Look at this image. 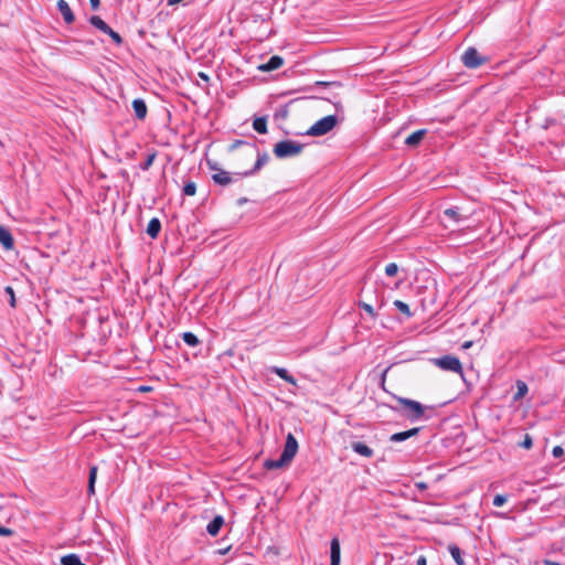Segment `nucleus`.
<instances>
[{"label":"nucleus","instance_id":"f257e3e1","mask_svg":"<svg viewBox=\"0 0 565 565\" xmlns=\"http://www.w3.org/2000/svg\"><path fill=\"white\" fill-rule=\"evenodd\" d=\"M339 122L335 115L326 116L316 121L307 131L308 136L320 137L330 132Z\"/></svg>","mask_w":565,"mask_h":565},{"label":"nucleus","instance_id":"f03ea898","mask_svg":"<svg viewBox=\"0 0 565 565\" xmlns=\"http://www.w3.org/2000/svg\"><path fill=\"white\" fill-rule=\"evenodd\" d=\"M303 145L294 140H282L274 146V154L279 158L295 157L301 153Z\"/></svg>","mask_w":565,"mask_h":565},{"label":"nucleus","instance_id":"7ed1b4c3","mask_svg":"<svg viewBox=\"0 0 565 565\" xmlns=\"http://www.w3.org/2000/svg\"><path fill=\"white\" fill-rule=\"evenodd\" d=\"M397 402L403 406L405 411V416L411 422H416L424 417L426 406L422 405L419 402L405 398V397H397Z\"/></svg>","mask_w":565,"mask_h":565},{"label":"nucleus","instance_id":"20e7f679","mask_svg":"<svg viewBox=\"0 0 565 565\" xmlns=\"http://www.w3.org/2000/svg\"><path fill=\"white\" fill-rule=\"evenodd\" d=\"M463 65L468 68H478L487 62V57L481 56L476 47H468L461 55Z\"/></svg>","mask_w":565,"mask_h":565},{"label":"nucleus","instance_id":"39448f33","mask_svg":"<svg viewBox=\"0 0 565 565\" xmlns=\"http://www.w3.org/2000/svg\"><path fill=\"white\" fill-rule=\"evenodd\" d=\"M435 365L444 371L462 374V365L458 358L454 355H444L434 360Z\"/></svg>","mask_w":565,"mask_h":565},{"label":"nucleus","instance_id":"423d86ee","mask_svg":"<svg viewBox=\"0 0 565 565\" xmlns=\"http://www.w3.org/2000/svg\"><path fill=\"white\" fill-rule=\"evenodd\" d=\"M467 216L461 213V209L458 206L448 207L443 212V222L446 224H458L466 220Z\"/></svg>","mask_w":565,"mask_h":565},{"label":"nucleus","instance_id":"0eeeda50","mask_svg":"<svg viewBox=\"0 0 565 565\" xmlns=\"http://www.w3.org/2000/svg\"><path fill=\"white\" fill-rule=\"evenodd\" d=\"M297 451H298V441L295 438V436L289 433L286 437V443H285V447H284L281 455L284 456L285 459H288L291 462V460L296 456Z\"/></svg>","mask_w":565,"mask_h":565},{"label":"nucleus","instance_id":"6e6552de","mask_svg":"<svg viewBox=\"0 0 565 565\" xmlns=\"http://www.w3.org/2000/svg\"><path fill=\"white\" fill-rule=\"evenodd\" d=\"M256 152H257V160L253 167V169L248 170V171H244V172H236L235 175L237 177H250L253 174H255L258 170H260L269 160V156L264 152V153H259V151L256 149Z\"/></svg>","mask_w":565,"mask_h":565},{"label":"nucleus","instance_id":"1a4fd4ad","mask_svg":"<svg viewBox=\"0 0 565 565\" xmlns=\"http://www.w3.org/2000/svg\"><path fill=\"white\" fill-rule=\"evenodd\" d=\"M241 178L242 177L235 175V173H230V172H227L225 170H221V169L217 170V172L212 175L213 181L216 184H220L223 186L228 185L232 182L237 181Z\"/></svg>","mask_w":565,"mask_h":565},{"label":"nucleus","instance_id":"9d476101","mask_svg":"<svg viewBox=\"0 0 565 565\" xmlns=\"http://www.w3.org/2000/svg\"><path fill=\"white\" fill-rule=\"evenodd\" d=\"M57 9L61 12L65 23L71 24L75 20V15L65 0H57Z\"/></svg>","mask_w":565,"mask_h":565},{"label":"nucleus","instance_id":"9b49d317","mask_svg":"<svg viewBox=\"0 0 565 565\" xmlns=\"http://www.w3.org/2000/svg\"><path fill=\"white\" fill-rule=\"evenodd\" d=\"M0 244L7 250L12 249L14 246V241H13L12 234L10 233V231L7 227H4L2 225H0Z\"/></svg>","mask_w":565,"mask_h":565},{"label":"nucleus","instance_id":"f8f14e48","mask_svg":"<svg viewBox=\"0 0 565 565\" xmlns=\"http://www.w3.org/2000/svg\"><path fill=\"white\" fill-rule=\"evenodd\" d=\"M351 448L354 452H356L358 455H360L364 458H371L374 455L373 449L361 441H352Z\"/></svg>","mask_w":565,"mask_h":565},{"label":"nucleus","instance_id":"ddd939ff","mask_svg":"<svg viewBox=\"0 0 565 565\" xmlns=\"http://www.w3.org/2000/svg\"><path fill=\"white\" fill-rule=\"evenodd\" d=\"M330 558H331L330 565H340L341 550H340V542L337 537H333L331 540Z\"/></svg>","mask_w":565,"mask_h":565},{"label":"nucleus","instance_id":"4468645a","mask_svg":"<svg viewBox=\"0 0 565 565\" xmlns=\"http://www.w3.org/2000/svg\"><path fill=\"white\" fill-rule=\"evenodd\" d=\"M284 64V58L278 55H273L267 63L259 66V70L263 72H270L278 70Z\"/></svg>","mask_w":565,"mask_h":565},{"label":"nucleus","instance_id":"2eb2a0df","mask_svg":"<svg viewBox=\"0 0 565 565\" xmlns=\"http://www.w3.org/2000/svg\"><path fill=\"white\" fill-rule=\"evenodd\" d=\"M420 428L415 427L412 429H408L406 431L395 433L390 437V440L393 443H401L404 440H407L408 438L416 436L419 433Z\"/></svg>","mask_w":565,"mask_h":565},{"label":"nucleus","instance_id":"dca6fc26","mask_svg":"<svg viewBox=\"0 0 565 565\" xmlns=\"http://www.w3.org/2000/svg\"><path fill=\"white\" fill-rule=\"evenodd\" d=\"M426 134H427L426 129H419V130L414 131L405 139V145H407L408 147L418 146L419 142L423 140V138L426 136Z\"/></svg>","mask_w":565,"mask_h":565},{"label":"nucleus","instance_id":"f3484780","mask_svg":"<svg viewBox=\"0 0 565 565\" xmlns=\"http://www.w3.org/2000/svg\"><path fill=\"white\" fill-rule=\"evenodd\" d=\"M224 524L222 515H216L206 526V531L211 536H216Z\"/></svg>","mask_w":565,"mask_h":565},{"label":"nucleus","instance_id":"a211bd4d","mask_svg":"<svg viewBox=\"0 0 565 565\" xmlns=\"http://www.w3.org/2000/svg\"><path fill=\"white\" fill-rule=\"evenodd\" d=\"M132 108L138 119L142 120L147 116V105L143 99L137 98L132 102Z\"/></svg>","mask_w":565,"mask_h":565},{"label":"nucleus","instance_id":"6ab92c4d","mask_svg":"<svg viewBox=\"0 0 565 565\" xmlns=\"http://www.w3.org/2000/svg\"><path fill=\"white\" fill-rule=\"evenodd\" d=\"M289 463H290V461L288 459H285L284 456L280 455V457L278 459H268V460H266L264 466L268 470H273V469L282 468V467H285V466H287Z\"/></svg>","mask_w":565,"mask_h":565},{"label":"nucleus","instance_id":"aec40b11","mask_svg":"<svg viewBox=\"0 0 565 565\" xmlns=\"http://www.w3.org/2000/svg\"><path fill=\"white\" fill-rule=\"evenodd\" d=\"M160 230H161V223L159 221V218L157 217H153L149 221L148 225H147V234L151 237V238H156L159 233H160Z\"/></svg>","mask_w":565,"mask_h":565},{"label":"nucleus","instance_id":"412c9836","mask_svg":"<svg viewBox=\"0 0 565 565\" xmlns=\"http://www.w3.org/2000/svg\"><path fill=\"white\" fill-rule=\"evenodd\" d=\"M448 551L457 565H466L463 557H462V552L458 545L449 544Z\"/></svg>","mask_w":565,"mask_h":565},{"label":"nucleus","instance_id":"4be33fe9","mask_svg":"<svg viewBox=\"0 0 565 565\" xmlns=\"http://www.w3.org/2000/svg\"><path fill=\"white\" fill-rule=\"evenodd\" d=\"M89 23L104 33L109 30V25L98 15H92L89 18Z\"/></svg>","mask_w":565,"mask_h":565},{"label":"nucleus","instance_id":"5701e85b","mask_svg":"<svg viewBox=\"0 0 565 565\" xmlns=\"http://www.w3.org/2000/svg\"><path fill=\"white\" fill-rule=\"evenodd\" d=\"M182 339H183L184 343L186 345L191 347V348H195V347H198L201 343L199 338L194 333H192L190 331L184 332L182 334Z\"/></svg>","mask_w":565,"mask_h":565},{"label":"nucleus","instance_id":"b1692460","mask_svg":"<svg viewBox=\"0 0 565 565\" xmlns=\"http://www.w3.org/2000/svg\"><path fill=\"white\" fill-rule=\"evenodd\" d=\"M96 477H97V467L93 466L89 469L88 488H87L88 494H90V495L95 493Z\"/></svg>","mask_w":565,"mask_h":565},{"label":"nucleus","instance_id":"393cba45","mask_svg":"<svg viewBox=\"0 0 565 565\" xmlns=\"http://www.w3.org/2000/svg\"><path fill=\"white\" fill-rule=\"evenodd\" d=\"M62 565H85L78 555L76 554H68L61 558Z\"/></svg>","mask_w":565,"mask_h":565},{"label":"nucleus","instance_id":"a878e982","mask_svg":"<svg viewBox=\"0 0 565 565\" xmlns=\"http://www.w3.org/2000/svg\"><path fill=\"white\" fill-rule=\"evenodd\" d=\"M253 128L258 134H266L267 132V120L265 117H258L253 122Z\"/></svg>","mask_w":565,"mask_h":565},{"label":"nucleus","instance_id":"bb28decb","mask_svg":"<svg viewBox=\"0 0 565 565\" xmlns=\"http://www.w3.org/2000/svg\"><path fill=\"white\" fill-rule=\"evenodd\" d=\"M394 306L401 311L403 312L406 317H412L413 313L409 309V306L407 303H405L404 301L402 300H395L394 301Z\"/></svg>","mask_w":565,"mask_h":565},{"label":"nucleus","instance_id":"cd10ccee","mask_svg":"<svg viewBox=\"0 0 565 565\" xmlns=\"http://www.w3.org/2000/svg\"><path fill=\"white\" fill-rule=\"evenodd\" d=\"M359 307L362 308L370 317L372 318H375L376 317V312L374 311V308L372 305L365 302V301H362L360 300L359 301Z\"/></svg>","mask_w":565,"mask_h":565},{"label":"nucleus","instance_id":"c85d7f7f","mask_svg":"<svg viewBox=\"0 0 565 565\" xmlns=\"http://www.w3.org/2000/svg\"><path fill=\"white\" fill-rule=\"evenodd\" d=\"M196 192V185L194 182L190 181V182H186L183 186V193L185 195H189V196H192L194 195Z\"/></svg>","mask_w":565,"mask_h":565},{"label":"nucleus","instance_id":"c756f323","mask_svg":"<svg viewBox=\"0 0 565 565\" xmlns=\"http://www.w3.org/2000/svg\"><path fill=\"white\" fill-rule=\"evenodd\" d=\"M154 159H156V152L150 153L147 157V159L145 160V162L140 164V169L143 171L148 170L152 166Z\"/></svg>","mask_w":565,"mask_h":565},{"label":"nucleus","instance_id":"7c9ffc66","mask_svg":"<svg viewBox=\"0 0 565 565\" xmlns=\"http://www.w3.org/2000/svg\"><path fill=\"white\" fill-rule=\"evenodd\" d=\"M398 273V266L395 263H390L385 267V274L388 277H394Z\"/></svg>","mask_w":565,"mask_h":565},{"label":"nucleus","instance_id":"2f4dec72","mask_svg":"<svg viewBox=\"0 0 565 565\" xmlns=\"http://www.w3.org/2000/svg\"><path fill=\"white\" fill-rule=\"evenodd\" d=\"M105 33L108 34L116 44H121V36L117 32H115L110 26L109 30L105 31Z\"/></svg>","mask_w":565,"mask_h":565},{"label":"nucleus","instance_id":"473e14b6","mask_svg":"<svg viewBox=\"0 0 565 565\" xmlns=\"http://www.w3.org/2000/svg\"><path fill=\"white\" fill-rule=\"evenodd\" d=\"M271 372L275 373L276 375H278L282 380L287 379V375L289 374L286 369L278 367V366L271 367Z\"/></svg>","mask_w":565,"mask_h":565},{"label":"nucleus","instance_id":"72a5a7b5","mask_svg":"<svg viewBox=\"0 0 565 565\" xmlns=\"http://www.w3.org/2000/svg\"><path fill=\"white\" fill-rule=\"evenodd\" d=\"M4 291H6V294H7V295H9V298H10V306H11L12 308H14V307H15V296H14V290H13V288H12L11 286H7V287L4 288Z\"/></svg>","mask_w":565,"mask_h":565},{"label":"nucleus","instance_id":"f704fd0d","mask_svg":"<svg viewBox=\"0 0 565 565\" xmlns=\"http://www.w3.org/2000/svg\"><path fill=\"white\" fill-rule=\"evenodd\" d=\"M508 500V497L504 494H497L493 498V505L494 507H502Z\"/></svg>","mask_w":565,"mask_h":565},{"label":"nucleus","instance_id":"c9c22d12","mask_svg":"<svg viewBox=\"0 0 565 565\" xmlns=\"http://www.w3.org/2000/svg\"><path fill=\"white\" fill-rule=\"evenodd\" d=\"M532 445H533L532 437L529 434H525L523 441L520 443V446L525 449H530L532 447Z\"/></svg>","mask_w":565,"mask_h":565},{"label":"nucleus","instance_id":"e433bc0d","mask_svg":"<svg viewBox=\"0 0 565 565\" xmlns=\"http://www.w3.org/2000/svg\"><path fill=\"white\" fill-rule=\"evenodd\" d=\"M552 455L555 458H559L564 455V449L561 446H555L552 450Z\"/></svg>","mask_w":565,"mask_h":565},{"label":"nucleus","instance_id":"4c0bfd02","mask_svg":"<svg viewBox=\"0 0 565 565\" xmlns=\"http://www.w3.org/2000/svg\"><path fill=\"white\" fill-rule=\"evenodd\" d=\"M12 534H13V531L11 529L0 525V535L1 536H11Z\"/></svg>","mask_w":565,"mask_h":565},{"label":"nucleus","instance_id":"58836bf2","mask_svg":"<svg viewBox=\"0 0 565 565\" xmlns=\"http://www.w3.org/2000/svg\"><path fill=\"white\" fill-rule=\"evenodd\" d=\"M93 10H97L100 6V0H89Z\"/></svg>","mask_w":565,"mask_h":565},{"label":"nucleus","instance_id":"ea45409f","mask_svg":"<svg viewBox=\"0 0 565 565\" xmlns=\"http://www.w3.org/2000/svg\"><path fill=\"white\" fill-rule=\"evenodd\" d=\"M416 565H427V559L424 555H420L418 558H417V562H416Z\"/></svg>","mask_w":565,"mask_h":565},{"label":"nucleus","instance_id":"a19ab883","mask_svg":"<svg viewBox=\"0 0 565 565\" xmlns=\"http://www.w3.org/2000/svg\"><path fill=\"white\" fill-rule=\"evenodd\" d=\"M284 381H286V382H288L289 384H292V385L297 384L296 379L292 375H290V374H288L287 379H285Z\"/></svg>","mask_w":565,"mask_h":565},{"label":"nucleus","instance_id":"79ce46f5","mask_svg":"<svg viewBox=\"0 0 565 565\" xmlns=\"http://www.w3.org/2000/svg\"><path fill=\"white\" fill-rule=\"evenodd\" d=\"M244 143H245V141H243V140H236V141L231 146V149H235V148H237L238 146L244 145Z\"/></svg>","mask_w":565,"mask_h":565},{"label":"nucleus","instance_id":"37998d69","mask_svg":"<svg viewBox=\"0 0 565 565\" xmlns=\"http://www.w3.org/2000/svg\"><path fill=\"white\" fill-rule=\"evenodd\" d=\"M416 487H417L419 490H426V489H427V483H425V482H417V483H416Z\"/></svg>","mask_w":565,"mask_h":565},{"label":"nucleus","instance_id":"c03bdc74","mask_svg":"<svg viewBox=\"0 0 565 565\" xmlns=\"http://www.w3.org/2000/svg\"><path fill=\"white\" fill-rule=\"evenodd\" d=\"M544 564L545 565H559L557 562L550 561V559L544 561Z\"/></svg>","mask_w":565,"mask_h":565},{"label":"nucleus","instance_id":"a18cd8bd","mask_svg":"<svg viewBox=\"0 0 565 565\" xmlns=\"http://www.w3.org/2000/svg\"><path fill=\"white\" fill-rule=\"evenodd\" d=\"M471 345H472V342H471V341H467V342H465V343L462 344V348H463V349H468V348H470Z\"/></svg>","mask_w":565,"mask_h":565},{"label":"nucleus","instance_id":"49530a36","mask_svg":"<svg viewBox=\"0 0 565 565\" xmlns=\"http://www.w3.org/2000/svg\"><path fill=\"white\" fill-rule=\"evenodd\" d=\"M519 393L522 394L523 392L526 391V385L523 383L522 386H519Z\"/></svg>","mask_w":565,"mask_h":565},{"label":"nucleus","instance_id":"de8ad7c7","mask_svg":"<svg viewBox=\"0 0 565 565\" xmlns=\"http://www.w3.org/2000/svg\"><path fill=\"white\" fill-rule=\"evenodd\" d=\"M200 77L204 81H209V76L205 75L204 73H200Z\"/></svg>","mask_w":565,"mask_h":565},{"label":"nucleus","instance_id":"09e8293b","mask_svg":"<svg viewBox=\"0 0 565 565\" xmlns=\"http://www.w3.org/2000/svg\"><path fill=\"white\" fill-rule=\"evenodd\" d=\"M246 201H247L246 199H239V200H238V203H239V204H243V203H245Z\"/></svg>","mask_w":565,"mask_h":565},{"label":"nucleus","instance_id":"8fccbe9b","mask_svg":"<svg viewBox=\"0 0 565 565\" xmlns=\"http://www.w3.org/2000/svg\"><path fill=\"white\" fill-rule=\"evenodd\" d=\"M317 84H318V85H328L329 83H326V82H318Z\"/></svg>","mask_w":565,"mask_h":565}]
</instances>
